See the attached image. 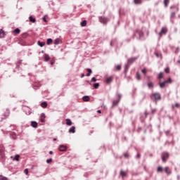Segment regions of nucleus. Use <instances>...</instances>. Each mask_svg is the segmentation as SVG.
<instances>
[{
  "label": "nucleus",
  "instance_id": "obj_52",
  "mask_svg": "<svg viewBox=\"0 0 180 180\" xmlns=\"http://www.w3.org/2000/svg\"><path fill=\"white\" fill-rule=\"evenodd\" d=\"M86 77H91V74L90 73H87L86 74Z\"/></svg>",
  "mask_w": 180,
  "mask_h": 180
},
{
  "label": "nucleus",
  "instance_id": "obj_34",
  "mask_svg": "<svg viewBox=\"0 0 180 180\" xmlns=\"http://www.w3.org/2000/svg\"><path fill=\"white\" fill-rule=\"evenodd\" d=\"M94 87L95 88V89H98V88H99V83L94 84Z\"/></svg>",
  "mask_w": 180,
  "mask_h": 180
},
{
  "label": "nucleus",
  "instance_id": "obj_29",
  "mask_svg": "<svg viewBox=\"0 0 180 180\" xmlns=\"http://www.w3.org/2000/svg\"><path fill=\"white\" fill-rule=\"evenodd\" d=\"M38 45H39L40 47H43L45 44L46 42H41L40 41H38Z\"/></svg>",
  "mask_w": 180,
  "mask_h": 180
},
{
  "label": "nucleus",
  "instance_id": "obj_19",
  "mask_svg": "<svg viewBox=\"0 0 180 180\" xmlns=\"http://www.w3.org/2000/svg\"><path fill=\"white\" fill-rule=\"evenodd\" d=\"M134 2L136 5H141V4L143 2L142 0H134Z\"/></svg>",
  "mask_w": 180,
  "mask_h": 180
},
{
  "label": "nucleus",
  "instance_id": "obj_30",
  "mask_svg": "<svg viewBox=\"0 0 180 180\" xmlns=\"http://www.w3.org/2000/svg\"><path fill=\"white\" fill-rule=\"evenodd\" d=\"M112 77H108V78H107V79H106V83H107V84H110V82H112Z\"/></svg>",
  "mask_w": 180,
  "mask_h": 180
},
{
  "label": "nucleus",
  "instance_id": "obj_26",
  "mask_svg": "<svg viewBox=\"0 0 180 180\" xmlns=\"http://www.w3.org/2000/svg\"><path fill=\"white\" fill-rule=\"evenodd\" d=\"M136 78L138 79V81H140V79H141V75H140L139 72H136Z\"/></svg>",
  "mask_w": 180,
  "mask_h": 180
},
{
  "label": "nucleus",
  "instance_id": "obj_48",
  "mask_svg": "<svg viewBox=\"0 0 180 180\" xmlns=\"http://www.w3.org/2000/svg\"><path fill=\"white\" fill-rule=\"evenodd\" d=\"M155 56H156V57H161V54L160 53H155Z\"/></svg>",
  "mask_w": 180,
  "mask_h": 180
},
{
  "label": "nucleus",
  "instance_id": "obj_3",
  "mask_svg": "<svg viewBox=\"0 0 180 180\" xmlns=\"http://www.w3.org/2000/svg\"><path fill=\"white\" fill-rule=\"evenodd\" d=\"M162 162H167V160L169 158V153L168 152H163L161 155Z\"/></svg>",
  "mask_w": 180,
  "mask_h": 180
},
{
  "label": "nucleus",
  "instance_id": "obj_15",
  "mask_svg": "<svg viewBox=\"0 0 180 180\" xmlns=\"http://www.w3.org/2000/svg\"><path fill=\"white\" fill-rule=\"evenodd\" d=\"M31 126L32 127L36 129L37 127V122H36L35 121L31 122Z\"/></svg>",
  "mask_w": 180,
  "mask_h": 180
},
{
  "label": "nucleus",
  "instance_id": "obj_54",
  "mask_svg": "<svg viewBox=\"0 0 180 180\" xmlns=\"http://www.w3.org/2000/svg\"><path fill=\"white\" fill-rule=\"evenodd\" d=\"M51 65H54V62H51Z\"/></svg>",
  "mask_w": 180,
  "mask_h": 180
},
{
  "label": "nucleus",
  "instance_id": "obj_41",
  "mask_svg": "<svg viewBox=\"0 0 180 180\" xmlns=\"http://www.w3.org/2000/svg\"><path fill=\"white\" fill-rule=\"evenodd\" d=\"M141 72H143V74H146L147 73V70L146 68H143L141 70Z\"/></svg>",
  "mask_w": 180,
  "mask_h": 180
},
{
  "label": "nucleus",
  "instance_id": "obj_31",
  "mask_svg": "<svg viewBox=\"0 0 180 180\" xmlns=\"http://www.w3.org/2000/svg\"><path fill=\"white\" fill-rule=\"evenodd\" d=\"M162 77H164V73H162V72H160L158 74V78H159V79H161V78H162Z\"/></svg>",
  "mask_w": 180,
  "mask_h": 180
},
{
  "label": "nucleus",
  "instance_id": "obj_7",
  "mask_svg": "<svg viewBox=\"0 0 180 180\" xmlns=\"http://www.w3.org/2000/svg\"><path fill=\"white\" fill-rule=\"evenodd\" d=\"M99 20L101 23H103V25H106V23L109 22V19L106 18L105 17H101Z\"/></svg>",
  "mask_w": 180,
  "mask_h": 180
},
{
  "label": "nucleus",
  "instance_id": "obj_59",
  "mask_svg": "<svg viewBox=\"0 0 180 180\" xmlns=\"http://www.w3.org/2000/svg\"><path fill=\"white\" fill-rule=\"evenodd\" d=\"M11 158H13V156H11Z\"/></svg>",
  "mask_w": 180,
  "mask_h": 180
},
{
  "label": "nucleus",
  "instance_id": "obj_60",
  "mask_svg": "<svg viewBox=\"0 0 180 180\" xmlns=\"http://www.w3.org/2000/svg\"><path fill=\"white\" fill-rule=\"evenodd\" d=\"M174 105H172V108L174 109Z\"/></svg>",
  "mask_w": 180,
  "mask_h": 180
},
{
  "label": "nucleus",
  "instance_id": "obj_38",
  "mask_svg": "<svg viewBox=\"0 0 180 180\" xmlns=\"http://www.w3.org/2000/svg\"><path fill=\"white\" fill-rule=\"evenodd\" d=\"M51 43H53V39H47V44H51Z\"/></svg>",
  "mask_w": 180,
  "mask_h": 180
},
{
  "label": "nucleus",
  "instance_id": "obj_10",
  "mask_svg": "<svg viewBox=\"0 0 180 180\" xmlns=\"http://www.w3.org/2000/svg\"><path fill=\"white\" fill-rule=\"evenodd\" d=\"M59 151H67V146L60 145L58 148Z\"/></svg>",
  "mask_w": 180,
  "mask_h": 180
},
{
  "label": "nucleus",
  "instance_id": "obj_5",
  "mask_svg": "<svg viewBox=\"0 0 180 180\" xmlns=\"http://www.w3.org/2000/svg\"><path fill=\"white\" fill-rule=\"evenodd\" d=\"M120 99H122V94L117 95V100L113 101V106L117 105L119 102H120Z\"/></svg>",
  "mask_w": 180,
  "mask_h": 180
},
{
  "label": "nucleus",
  "instance_id": "obj_13",
  "mask_svg": "<svg viewBox=\"0 0 180 180\" xmlns=\"http://www.w3.org/2000/svg\"><path fill=\"white\" fill-rule=\"evenodd\" d=\"M148 86L149 89L154 88V82H148Z\"/></svg>",
  "mask_w": 180,
  "mask_h": 180
},
{
  "label": "nucleus",
  "instance_id": "obj_56",
  "mask_svg": "<svg viewBox=\"0 0 180 180\" xmlns=\"http://www.w3.org/2000/svg\"><path fill=\"white\" fill-rule=\"evenodd\" d=\"M49 154H50V155L53 154V151H50V152H49Z\"/></svg>",
  "mask_w": 180,
  "mask_h": 180
},
{
  "label": "nucleus",
  "instance_id": "obj_6",
  "mask_svg": "<svg viewBox=\"0 0 180 180\" xmlns=\"http://www.w3.org/2000/svg\"><path fill=\"white\" fill-rule=\"evenodd\" d=\"M120 176H121V178H122V179H124V178H127V172H125L124 170H121L120 172Z\"/></svg>",
  "mask_w": 180,
  "mask_h": 180
},
{
  "label": "nucleus",
  "instance_id": "obj_44",
  "mask_svg": "<svg viewBox=\"0 0 180 180\" xmlns=\"http://www.w3.org/2000/svg\"><path fill=\"white\" fill-rule=\"evenodd\" d=\"M144 115H145V117H147L148 116V112H147V110H145Z\"/></svg>",
  "mask_w": 180,
  "mask_h": 180
},
{
  "label": "nucleus",
  "instance_id": "obj_24",
  "mask_svg": "<svg viewBox=\"0 0 180 180\" xmlns=\"http://www.w3.org/2000/svg\"><path fill=\"white\" fill-rule=\"evenodd\" d=\"M14 34H19V33H20V30L19 28H16L14 31H13Z\"/></svg>",
  "mask_w": 180,
  "mask_h": 180
},
{
  "label": "nucleus",
  "instance_id": "obj_21",
  "mask_svg": "<svg viewBox=\"0 0 180 180\" xmlns=\"http://www.w3.org/2000/svg\"><path fill=\"white\" fill-rule=\"evenodd\" d=\"M164 171V168L161 166L158 167L157 172H162Z\"/></svg>",
  "mask_w": 180,
  "mask_h": 180
},
{
  "label": "nucleus",
  "instance_id": "obj_49",
  "mask_svg": "<svg viewBox=\"0 0 180 180\" xmlns=\"http://www.w3.org/2000/svg\"><path fill=\"white\" fill-rule=\"evenodd\" d=\"M175 107H176V108H179V103H176L175 104Z\"/></svg>",
  "mask_w": 180,
  "mask_h": 180
},
{
  "label": "nucleus",
  "instance_id": "obj_46",
  "mask_svg": "<svg viewBox=\"0 0 180 180\" xmlns=\"http://www.w3.org/2000/svg\"><path fill=\"white\" fill-rule=\"evenodd\" d=\"M91 82H96V78L92 77Z\"/></svg>",
  "mask_w": 180,
  "mask_h": 180
},
{
  "label": "nucleus",
  "instance_id": "obj_12",
  "mask_svg": "<svg viewBox=\"0 0 180 180\" xmlns=\"http://www.w3.org/2000/svg\"><path fill=\"white\" fill-rule=\"evenodd\" d=\"M5 37V31L4 30L0 29V39H4Z\"/></svg>",
  "mask_w": 180,
  "mask_h": 180
},
{
  "label": "nucleus",
  "instance_id": "obj_28",
  "mask_svg": "<svg viewBox=\"0 0 180 180\" xmlns=\"http://www.w3.org/2000/svg\"><path fill=\"white\" fill-rule=\"evenodd\" d=\"M163 4L165 8H167L168 6V4H169V0H164Z\"/></svg>",
  "mask_w": 180,
  "mask_h": 180
},
{
  "label": "nucleus",
  "instance_id": "obj_25",
  "mask_svg": "<svg viewBox=\"0 0 180 180\" xmlns=\"http://www.w3.org/2000/svg\"><path fill=\"white\" fill-rule=\"evenodd\" d=\"M19 158H20V155H15L14 158H13V161H19Z\"/></svg>",
  "mask_w": 180,
  "mask_h": 180
},
{
  "label": "nucleus",
  "instance_id": "obj_9",
  "mask_svg": "<svg viewBox=\"0 0 180 180\" xmlns=\"http://www.w3.org/2000/svg\"><path fill=\"white\" fill-rule=\"evenodd\" d=\"M136 60H137V57L131 58L128 59L127 64H129L130 65V64H133V63H134V61H136Z\"/></svg>",
  "mask_w": 180,
  "mask_h": 180
},
{
  "label": "nucleus",
  "instance_id": "obj_33",
  "mask_svg": "<svg viewBox=\"0 0 180 180\" xmlns=\"http://www.w3.org/2000/svg\"><path fill=\"white\" fill-rule=\"evenodd\" d=\"M116 70L117 71H120V70H122V65H117L116 67Z\"/></svg>",
  "mask_w": 180,
  "mask_h": 180
},
{
  "label": "nucleus",
  "instance_id": "obj_51",
  "mask_svg": "<svg viewBox=\"0 0 180 180\" xmlns=\"http://www.w3.org/2000/svg\"><path fill=\"white\" fill-rule=\"evenodd\" d=\"M84 77H85V75L83 73L82 74L81 78H84Z\"/></svg>",
  "mask_w": 180,
  "mask_h": 180
},
{
  "label": "nucleus",
  "instance_id": "obj_57",
  "mask_svg": "<svg viewBox=\"0 0 180 180\" xmlns=\"http://www.w3.org/2000/svg\"><path fill=\"white\" fill-rule=\"evenodd\" d=\"M177 63H178L179 64H180V60H177Z\"/></svg>",
  "mask_w": 180,
  "mask_h": 180
},
{
  "label": "nucleus",
  "instance_id": "obj_8",
  "mask_svg": "<svg viewBox=\"0 0 180 180\" xmlns=\"http://www.w3.org/2000/svg\"><path fill=\"white\" fill-rule=\"evenodd\" d=\"M153 96H154L155 101H161V95L159 93H154Z\"/></svg>",
  "mask_w": 180,
  "mask_h": 180
},
{
  "label": "nucleus",
  "instance_id": "obj_55",
  "mask_svg": "<svg viewBox=\"0 0 180 180\" xmlns=\"http://www.w3.org/2000/svg\"><path fill=\"white\" fill-rule=\"evenodd\" d=\"M53 141H57V139L54 138Z\"/></svg>",
  "mask_w": 180,
  "mask_h": 180
},
{
  "label": "nucleus",
  "instance_id": "obj_42",
  "mask_svg": "<svg viewBox=\"0 0 180 180\" xmlns=\"http://www.w3.org/2000/svg\"><path fill=\"white\" fill-rule=\"evenodd\" d=\"M52 161H53V159L51 158L46 160L47 164H50V162H51Z\"/></svg>",
  "mask_w": 180,
  "mask_h": 180
},
{
  "label": "nucleus",
  "instance_id": "obj_43",
  "mask_svg": "<svg viewBox=\"0 0 180 180\" xmlns=\"http://www.w3.org/2000/svg\"><path fill=\"white\" fill-rule=\"evenodd\" d=\"M155 112H157V109H152V110H151L152 115H154L155 113Z\"/></svg>",
  "mask_w": 180,
  "mask_h": 180
},
{
  "label": "nucleus",
  "instance_id": "obj_47",
  "mask_svg": "<svg viewBox=\"0 0 180 180\" xmlns=\"http://www.w3.org/2000/svg\"><path fill=\"white\" fill-rule=\"evenodd\" d=\"M141 158V155L140 153H137L136 155V158Z\"/></svg>",
  "mask_w": 180,
  "mask_h": 180
},
{
  "label": "nucleus",
  "instance_id": "obj_53",
  "mask_svg": "<svg viewBox=\"0 0 180 180\" xmlns=\"http://www.w3.org/2000/svg\"><path fill=\"white\" fill-rule=\"evenodd\" d=\"M98 113H102V111L101 110H98Z\"/></svg>",
  "mask_w": 180,
  "mask_h": 180
},
{
  "label": "nucleus",
  "instance_id": "obj_4",
  "mask_svg": "<svg viewBox=\"0 0 180 180\" xmlns=\"http://www.w3.org/2000/svg\"><path fill=\"white\" fill-rule=\"evenodd\" d=\"M168 33V29L165 27H162L161 31L158 33L159 37H162V34H167Z\"/></svg>",
  "mask_w": 180,
  "mask_h": 180
},
{
  "label": "nucleus",
  "instance_id": "obj_11",
  "mask_svg": "<svg viewBox=\"0 0 180 180\" xmlns=\"http://www.w3.org/2000/svg\"><path fill=\"white\" fill-rule=\"evenodd\" d=\"M164 171H165V172H166V174H167L168 175H171V174H172V172H171V170H169V167H165V168H164Z\"/></svg>",
  "mask_w": 180,
  "mask_h": 180
},
{
  "label": "nucleus",
  "instance_id": "obj_40",
  "mask_svg": "<svg viewBox=\"0 0 180 180\" xmlns=\"http://www.w3.org/2000/svg\"><path fill=\"white\" fill-rule=\"evenodd\" d=\"M24 172H25V175H29V169H25L24 170Z\"/></svg>",
  "mask_w": 180,
  "mask_h": 180
},
{
  "label": "nucleus",
  "instance_id": "obj_14",
  "mask_svg": "<svg viewBox=\"0 0 180 180\" xmlns=\"http://www.w3.org/2000/svg\"><path fill=\"white\" fill-rule=\"evenodd\" d=\"M89 99L91 98L88 96H84L82 97V100L84 101V102H89Z\"/></svg>",
  "mask_w": 180,
  "mask_h": 180
},
{
  "label": "nucleus",
  "instance_id": "obj_2",
  "mask_svg": "<svg viewBox=\"0 0 180 180\" xmlns=\"http://www.w3.org/2000/svg\"><path fill=\"white\" fill-rule=\"evenodd\" d=\"M172 82V79L169 77L167 80H165L161 83L159 84L160 88H165L168 84H171Z\"/></svg>",
  "mask_w": 180,
  "mask_h": 180
},
{
  "label": "nucleus",
  "instance_id": "obj_35",
  "mask_svg": "<svg viewBox=\"0 0 180 180\" xmlns=\"http://www.w3.org/2000/svg\"><path fill=\"white\" fill-rule=\"evenodd\" d=\"M0 180H8V178L2 175H0Z\"/></svg>",
  "mask_w": 180,
  "mask_h": 180
},
{
  "label": "nucleus",
  "instance_id": "obj_1",
  "mask_svg": "<svg viewBox=\"0 0 180 180\" xmlns=\"http://www.w3.org/2000/svg\"><path fill=\"white\" fill-rule=\"evenodd\" d=\"M170 9H174V11H172L170 14V19H175V15L179 11V8L175 6H170Z\"/></svg>",
  "mask_w": 180,
  "mask_h": 180
},
{
  "label": "nucleus",
  "instance_id": "obj_39",
  "mask_svg": "<svg viewBox=\"0 0 180 180\" xmlns=\"http://www.w3.org/2000/svg\"><path fill=\"white\" fill-rule=\"evenodd\" d=\"M86 25V20H84L83 22H81V26H85Z\"/></svg>",
  "mask_w": 180,
  "mask_h": 180
},
{
  "label": "nucleus",
  "instance_id": "obj_50",
  "mask_svg": "<svg viewBox=\"0 0 180 180\" xmlns=\"http://www.w3.org/2000/svg\"><path fill=\"white\" fill-rule=\"evenodd\" d=\"M43 20H44V22H47V20L46 19V16L43 17Z\"/></svg>",
  "mask_w": 180,
  "mask_h": 180
},
{
  "label": "nucleus",
  "instance_id": "obj_17",
  "mask_svg": "<svg viewBox=\"0 0 180 180\" xmlns=\"http://www.w3.org/2000/svg\"><path fill=\"white\" fill-rule=\"evenodd\" d=\"M44 119H46V115H44V114H41V115L40 122H41V123L44 122Z\"/></svg>",
  "mask_w": 180,
  "mask_h": 180
},
{
  "label": "nucleus",
  "instance_id": "obj_18",
  "mask_svg": "<svg viewBox=\"0 0 180 180\" xmlns=\"http://www.w3.org/2000/svg\"><path fill=\"white\" fill-rule=\"evenodd\" d=\"M69 133H75V127H72L69 129Z\"/></svg>",
  "mask_w": 180,
  "mask_h": 180
},
{
  "label": "nucleus",
  "instance_id": "obj_20",
  "mask_svg": "<svg viewBox=\"0 0 180 180\" xmlns=\"http://www.w3.org/2000/svg\"><path fill=\"white\" fill-rule=\"evenodd\" d=\"M66 124L68 126H71V124H72V122H71V120L70 119H66Z\"/></svg>",
  "mask_w": 180,
  "mask_h": 180
},
{
  "label": "nucleus",
  "instance_id": "obj_32",
  "mask_svg": "<svg viewBox=\"0 0 180 180\" xmlns=\"http://www.w3.org/2000/svg\"><path fill=\"white\" fill-rule=\"evenodd\" d=\"M44 60L45 61H49V60H50V56L49 55H45Z\"/></svg>",
  "mask_w": 180,
  "mask_h": 180
},
{
  "label": "nucleus",
  "instance_id": "obj_58",
  "mask_svg": "<svg viewBox=\"0 0 180 180\" xmlns=\"http://www.w3.org/2000/svg\"><path fill=\"white\" fill-rule=\"evenodd\" d=\"M177 179H180V176H177Z\"/></svg>",
  "mask_w": 180,
  "mask_h": 180
},
{
  "label": "nucleus",
  "instance_id": "obj_36",
  "mask_svg": "<svg viewBox=\"0 0 180 180\" xmlns=\"http://www.w3.org/2000/svg\"><path fill=\"white\" fill-rule=\"evenodd\" d=\"M123 155L124 157V158H129V153H123Z\"/></svg>",
  "mask_w": 180,
  "mask_h": 180
},
{
  "label": "nucleus",
  "instance_id": "obj_37",
  "mask_svg": "<svg viewBox=\"0 0 180 180\" xmlns=\"http://www.w3.org/2000/svg\"><path fill=\"white\" fill-rule=\"evenodd\" d=\"M165 72H166V74H169V68H166L165 69Z\"/></svg>",
  "mask_w": 180,
  "mask_h": 180
},
{
  "label": "nucleus",
  "instance_id": "obj_45",
  "mask_svg": "<svg viewBox=\"0 0 180 180\" xmlns=\"http://www.w3.org/2000/svg\"><path fill=\"white\" fill-rule=\"evenodd\" d=\"M86 71L88 72L89 74H92V70L86 69Z\"/></svg>",
  "mask_w": 180,
  "mask_h": 180
},
{
  "label": "nucleus",
  "instance_id": "obj_23",
  "mask_svg": "<svg viewBox=\"0 0 180 180\" xmlns=\"http://www.w3.org/2000/svg\"><path fill=\"white\" fill-rule=\"evenodd\" d=\"M130 66L129 64H126L125 66H124V72L127 73V70H129V67Z\"/></svg>",
  "mask_w": 180,
  "mask_h": 180
},
{
  "label": "nucleus",
  "instance_id": "obj_61",
  "mask_svg": "<svg viewBox=\"0 0 180 180\" xmlns=\"http://www.w3.org/2000/svg\"><path fill=\"white\" fill-rule=\"evenodd\" d=\"M166 133H169V131H167Z\"/></svg>",
  "mask_w": 180,
  "mask_h": 180
},
{
  "label": "nucleus",
  "instance_id": "obj_16",
  "mask_svg": "<svg viewBox=\"0 0 180 180\" xmlns=\"http://www.w3.org/2000/svg\"><path fill=\"white\" fill-rule=\"evenodd\" d=\"M61 43V39L57 38L54 40V44H60Z\"/></svg>",
  "mask_w": 180,
  "mask_h": 180
},
{
  "label": "nucleus",
  "instance_id": "obj_22",
  "mask_svg": "<svg viewBox=\"0 0 180 180\" xmlns=\"http://www.w3.org/2000/svg\"><path fill=\"white\" fill-rule=\"evenodd\" d=\"M30 22H32V23L36 22V18H34L32 16L29 17Z\"/></svg>",
  "mask_w": 180,
  "mask_h": 180
},
{
  "label": "nucleus",
  "instance_id": "obj_27",
  "mask_svg": "<svg viewBox=\"0 0 180 180\" xmlns=\"http://www.w3.org/2000/svg\"><path fill=\"white\" fill-rule=\"evenodd\" d=\"M41 108H47V102L44 101L41 103Z\"/></svg>",
  "mask_w": 180,
  "mask_h": 180
}]
</instances>
